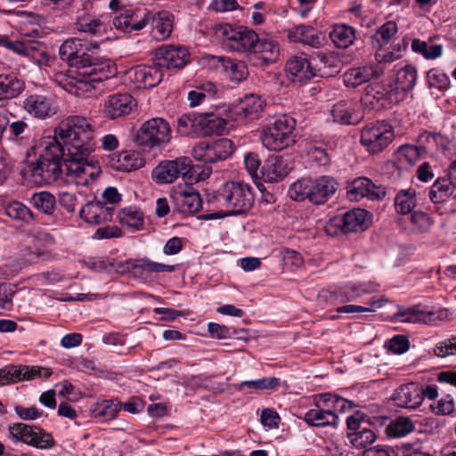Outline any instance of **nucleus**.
<instances>
[{
  "label": "nucleus",
  "mask_w": 456,
  "mask_h": 456,
  "mask_svg": "<svg viewBox=\"0 0 456 456\" xmlns=\"http://www.w3.org/2000/svg\"><path fill=\"white\" fill-rule=\"evenodd\" d=\"M94 131L91 123L81 116L63 119L54 129L53 136L42 138L32 150L38 155L28 165L36 183H49L58 180L62 173L77 184L87 185L94 179L89 157L94 151Z\"/></svg>",
  "instance_id": "f257e3e1"
},
{
  "label": "nucleus",
  "mask_w": 456,
  "mask_h": 456,
  "mask_svg": "<svg viewBox=\"0 0 456 456\" xmlns=\"http://www.w3.org/2000/svg\"><path fill=\"white\" fill-rule=\"evenodd\" d=\"M98 48L97 43L74 37L61 44L59 54L80 77H87L89 82H102L114 77L116 69L107 60L91 54Z\"/></svg>",
  "instance_id": "f03ea898"
},
{
  "label": "nucleus",
  "mask_w": 456,
  "mask_h": 456,
  "mask_svg": "<svg viewBox=\"0 0 456 456\" xmlns=\"http://www.w3.org/2000/svg\"><path fill=\"white\" fill-rule=\"evenodd\" d=\"M296 120L287 115L276 118L263 126L260 138L263 145L270 151H281L296 142L294 130Z\"/></svg>",
  "instance_id": "7ed1b4c3"
},
{
  "label": "nucleus",
  "mask_w": 456,
  "mask_h": 456,
  "mask_svg": "<svg viewBox=\"0 0 456 456\" xmlns=\"http://www.w3.org/2000/svg\"><path fill=\"white\" fill-rule=\"evenodd\" d=\"M216 199L232 215L246 213L254 204L251 187L242 182L225 183L217 191Z\"/></svg>",
  "instance_id": "20e7f679"
},
{
  "label": "nucleus",
  "mask_w": 456,
  "mask_h": 456,
  "mask_svg": "<svg viewBox=\"0 0 456 456\" xmlns=\"http://www.w3.org/2000/svg\"><path fill=\"white\" fill-rule=\"evenodd\" d=\"M170 140V125L161 118H153L145 121L135 134L136 143L143 150L162 149L169 143Z\"/></svg>",
  "instance_id": "39448f33"
},
{
  "label": "nucleus",
  "mask_w": 456,
  "mask_h": 456,
  "mask_svg": "<svg viewBox=\"0 0 456 456\" xmlns=\"http://www.w3.org/2000/svg\"><path fill=\"white\" fill-rule=\"evenodd\" d=\"M216 34L224 47L232 52L250 53L257 42V34L245 27L220 24L216 27Z\"/></svg>",
  "instance_id": "423d86ee"
},
{
  "label": "nucleus",
  "mask_w": 456,
  "mask_h": 456,
  "mask_svg": "<svg viewBox=\"0 0 456 456\" xmlns=\"http://www.w3.org/2000/svg\"><path fill=\"white\" fill-rule=\"evenodd\" d=\"M394 127L385 120L366 124L361 130L360 142L370 154H379L393 142Z\"/></svg>",
  "instance_id": "0eeeda50"
},
{
  "label": "nucleus",
  "mask_w": 456,
  "mask_h": 456,
  "mask_svg": "<svg viewBox=\"0 0 456 456\" xmlns=\"http://www.w3.org/2000/svg\"><path fill=\"white\" fill-rule=\"evenodd\" d=\"M191 160L188 157H178L159 162L152 170V179L157 183H171L180 177H192Z\"/></svg>",
  "instance_id": "6e6552de"
},
{
  "label": "nucleus",
  "mask_w": 456,
  "mask_h": 456,
  "mask_svg": "<svg viewBox=\"0 0 456 456\" xmlns=\"http://www.w3.org/2000/svg\"><path fill=\"white\" fill-rule=\"evenodd\" d=\"M0 45L31 59L40 67L50 66L51 61H53V59L46 52L45 45L37 40L23 38L18 41H11L6 37H1Z\"/></svg>",
  "instance_id": "1a4fd4ad"
},
{
  "label": "nucleus",
  "mask_w": 456,
  "mask_h": 456,
  "mask_svg": "<svg viewBox=\"0 0 456 456\" xmlns=\"http://www.w3.org/2000/svg\"><path fill=\"white\" fill-rule=\"evenodd\" d=\"M234 151L232 140L221 138L213 141H202L192 149V156L196 160L204 163H215L226 159Z\"/></svg>",
  "instance_id": "9d476101"
},
{
  "label": "nucleus",
  "mask_w": 456,
  "mask_h": 456,
  "mask_svg": "<svg viewBox=\"0 0 456 456\" xmlns=\"http://www.w3.org/2000/svg\"><path fill=\"white\" fill-rule=\"evenodd\" d=\"M370 219V216L368 211L362 208H354L330 218L329 227L337 228L346 234L358 232L368 228Z\"/></svg>",
  "instance_id": "9b49d317"
},
{
  "label": "nucleus",
  "mask_w": 456,
  "mask_h": 456,
  "mask_svg": "<svg viewBox=\"0 0 456 456\" xmlns=\"http://www.w3.org/2000/svg\"><path fill=\"white\" fill-rule=\"evenodd\" d=\"M149 11L140 8H124L119 10L113 20V26L125 33L137 32L149 24Z\"/></svg>",
  "instance_id": "f8f14e48"
},
{
  "label": "nucleus",
  "mask_w": 456,
  "mask_h": 456,
  "mask_svg": "<svg viewBox=\"0 0 456 456\" xmlns=\"http://www.w3.org/2000/svg\"><path fill=\"white\" fill-rule=\"evenodd\" d=\"M136 107V101L127 93L114 94L105 100L103 115L110 119H117L129 115Z\"/></svg>",
  "instance_id": "ddd939ff"
},
{
  "label": "nucleus",
  "mask_w": 456,
  "mask_h": 456,
  "mask_svg": "<svg viewBox=\"0 0 456 456\" xmlns=\"http://www.w3.org/2000/svg\"><path fill=\"white\" fill-rule=\"evenodd\" d=\"M158 65L167 69L183 68L190 59V53L184 46L167 45L157 50Z\"/></svg>",
  "instance_id": "4468645a"
},
{
  "label": "nucleus",
  "mask_w": 456,
  "mask_h": 456,
  "mask_svg": "<svg viewBox=\"0 0 456 456\" xmlns=\"http://www.w3.org/2000/svg\"><path fill=\"white\" fill-rule=\"evenodd\" d=\"M384 74L381 64L370 63L352 68L344 74V82L347 87H357L371 79L379 78Z\"/></svg>",
  "instance_id": "2eb2a0df"
},
{
  "label": "nucleus",
  "mask_w": 456,
  "mask_h": 456,
  "mask_svg": "<svg viewBox=\"0 0 456 456\" xmlns=\"http://www.w3.org/2000/svg\"><path fill=\"white\" fill-rule=\"evenodd\" d=\"M173 208L182 214H194L202 208V200L193 188L175 191L171 194Z\"/></svg>",
  "instance_id": "dca6fc26"
},
{
  "label": "nucleus",
  "mask_w": 456,
  "mask_h": 456,
  "mask_svg": "<svg viewBox=\"0 0 456 456\" xmlns=\"http://www.w3.org/2000/svg\"><path fill=\"white\" fill-rule=\"evenodd\" d=\"M113 207H108L98 200L88 201L79 211L80 217L91 224H102L112 221Z\"/></svg>",
  "instance_id": "f3484780"
},
{
  "label": "nucleus",
  "mask_w": 456,
  "mask_h": 456,
  "mask_svg": "<svg viewBox=\"0 0 456 456\" xmlns=\"http://www.w3.org/2000/svg\"><path fill=\"white\" fill-rule=\"evenodd\" d=\"M128 271L134 278L145 280L153 273H172L175 271V265H165L151 261L147 257L140 258L134 261L129 260Z\"/></svg>",
  "instance_id": "a211bd4d"
},
{
  "label": "nucleus",
  "mask_w": 456,
  "mask_h": 456,
  "mask_svg": "<svg viewBox=\"0 0 456 456\" xmlns=\"http://www.w3.org/2000/svg\"><path fill=\"white\" fill-rule=\"evenodd\" d=\"M338 183L337 181L327 175L317 179H312L310 202L314 205L326 203L337 191Z\"/></svg>",
  "instance_id": "6ab92c4d"
},
{
  "label": "nucleus",
  "mask_w": 456,
  "mask_h": 456,
  "mask_svg": "<svg viewBox=\"0 0 456 456\" xmlns=\"http://www.w3.org/2000/svg\"><path fill=\"white\" fill-rule=\"evenodd\" d=\"M393 400L399 407L415 409L422 403V387L413 382L402 385L395 391Z\"/></svg>",
  "instance_id": "aec40b11"
},
{
  "label": "nucleus",
  "mask_w": 456,
  "mask_h": 456,
  "mask_svg": "<svg viewBox=\"0 0 456 456\" xmlns=\"http://www.w3.org/2000/svg\"><path fill=\"white\" fill-rule=\"evenodd\" d=\"M24 110L37 118L45 119L56 113L53 101L42 94H31L23 101Z\"/></svg>",
  "instance_id": "412c9836"
},
{
  "label": "nucleus",
  "mask_w": 456,
  "mask_h": 456,
  "mask_svg": "<svg viewBox=\"0 0 456 456\" xmlns=\"http://www.w3.org/2000/svg\"><path fill=\"white\" fill-rule=\"evenodd\" d=\"M250 54L258 61L255 65L265 67L278 61L280 47L273 40L260 39L257 37V42L254 44V48H252Z\"/></svg>",
  "instance_id": "4be33fe9"
},
{
  "label": "nucleus",
  "mask_w": 456,
  "mask_h": 456,
  "mask_svg": "<svg viewBox=\"0 0 456 456\" xmlns=\"http://www.w3.org/2000/svg\"><path fill=\"white\" fill-rule=\"evenodd\" d=\"M130 76L138 87L146 89L156 86L163 79L161 67L158 63L153 66H137L130 70Z\"/></svg>",
  "instance_id": "5701e85b"
},
{
  "label": "nucleus",
  "mask_w": 456,
  "mask_h": 456,
  "mask_svg": "<svg viewBox=\"0 0 456 456\" xmlns=\"http://www.w3.org/2000/svg\"><path fill=\"white\" fill-rule=\"evenodd\" d=\"M264 101L260 96L248 94L240 99L232 108V113L235 119H255L263 110Z\"/></svg>",
  "instance_id": "b1692460"
},
{
  "label": "nucleus",
  "mask_w": 456,
  "mask_h": 456,
  "mask_svg": "<svg viewBox=\"0 0 456 456\" xmlns=\"http://www.w3.org/2000/svg\"><path fill=\"white\" fill-rule=\"evenodd\" d=\"M211 60L216 68L222 69L225 73V76L232 81L241 82L245 80L248 75V67L244 61L222 56H212Z\"/></svg>",
  "instance_id": "393cba45"
},
{
  "label": "nucleus",
  "mask_w": 456,
  "mask_h": 456,
  "mask_svg": "<svg viewBox=\"0 0 456 456\" xmlns=\"http://www.w3.org/2000/svg\"><path fill=\"white\" fill-rule=\"evenodd\" d=\"M286 70L293 79L305 83L316 76V69L312 67L310 61L304 54L290 58L286 63Z\"/></svg>",
  "instance_id": "a878e982"
},
{
  "label": "nucleus",
  "mask_w": 456,
  "mask_h": 456,
  "mask_svg": "<svg viewBox=\"0 0 456 456\" xmlns=\"http://www.w3.org/2000/svg\"><path fill=\"white\" fill-rule=\"evenodd\" d=\"M149 24L152 27V37L161 41L167 38L173 30V16L167 11L148 13Z\"/></svg>",
  "instance_id": "bb28decb"
},
{
  "label": "nucleus",
  "mask_w": 456,
  "mask_h": 456,
  "mask_svg": "<svg viewBox=\"0 0 456 456\" xmlns=\"http://www.w3.org/2000/svg\"><path fill=\"white\" fill-rule=\"evenodd\" d=\"M260 173L265 182L277 183L289 174V168L282 157L273 155L267 158Z\"/></svg>",
  "instance_id": "cd10ccee"
},
{
  "label": "nucleus",
  "mask_w": 456,
  "mask_h": 456,
  "mask_svg": "<svg viewBox=\"0 0 456 456\" xmlns=\"http://www.w3.org/2000/svg\"><path fill=\"white\" fill-rule=\"evenodd\" d=\"M53 81L65 91L76 95H78L80 91H84L83 86L95 83L87 81V77H80L72 69L68 73L61 71L54 73Z\"/></svg>",
  "instance_id": "c85d7f7f"
},
{
  "label": "nucleus",
  "mask_w": 456,
  "mask_h": 456,
  "mask_svg": "<svg viewBox=\"0 0 456 456\" xmlns=\"http://www.w3.org/2000/svg\"><path fill=\"white\" fill-rule=\"evenodd\" d=\"M366 98L372 105L379 104V108L388 109L399 102L397 92L390 87L376 85L368 86Z\"/></svg>",
  "instance_id": "c756f323"
},
{
  "label": "nucleus",
  "mask_w": 456,
  "mask_h": 456,
  "mask_svg": "<svg viewBox=\"0 0 456 456\" xmlns=\"http://www.w3.org/2000/svg\"><path fill=\"white\" fill-rule=\"evenodd\" d=\"M330 114L333 121L341 125H354L362 118L355 111V103L349 100H342L335 103Z\"/></svg>",
  "instance_id": "7c9ffc66"
},
{
  "label": "nucleus",
  "mask_w": 456,
  "mask_h": 456,
  "mask_svg": "<svg viewBox=\"0 0 456 456\" xmlns=\"http://www.w3.org/2000/svg\"><path fill=\"white\" fill-rule=\"evenodd\" d=\"M289 38L292 42H297L319 48L322 45V34L311 26L298 25L289 30Z\"/></svg>",
  "instance_id": "2f4dec72"
},
{
  "label": "nucleus",
  "mask_w": 456,
  "mask_h": 456,
  "mask_svg": "<svg viewBox=\"0 0 456 456\" xmlns=\"http://www.w3.org/2000/svg\"><path fill=\"white\" fill-rule=\"evenodd\" d=\"M305 421L315 428L331 427L337 428L339 423V418L337 413L330 411L314 407L307 411L304 418Z\"/></svg>",
  "instance_id": "473e14b6"
},
{
  "label": "nucleus",
  "mask_w": 456,
  "mask_h": 456,
  "mask_svg": "<svg viewBox=\"0 0 456 456\" xmlns=\"http://www.w3.org/2000/svg\"><path fill=\"white\" fill-rule=\"evenodd\" d=\"M204 135L221 134L226 130L228 120L215 113H201L196 120Z\"/></svg>",
  "instance_id": "72a5a7b5"
},
{
  "label": "nucleus",
  "mask_w": 456,
  "mask_h": 456,
  "mask_svg": "<svg viewBox=\"0 0 456 456\" xmlns=\"http://www.w3.org/2000/svg\"><path fill=\"white\" fill-rule=\"evenodd\" d=\"M25 89V83L14 74H0V101L19 96Z\"/></svg>",
  "instance_id": "f704fd0d"
},
{
  "label": "nucleus",
  "mask_w": 456,
  "mask_h": 456,
  "mask_svg": "<svg viewBox=\"0 0 456 456\" xmlns=\"http://www.w3.org/2000/svg\"><path fill=\"white\" fill-rule=\"evenodd\" d=\"M455 188L456 186L447 174L445 176L437 178L433 183L429 191V199L435 204L442 203L453 193Z\"/></svg>",
  "instance_id": "c9c22d12"
},
{
  "label": "nucleus",
  "mask_w": 456,
  "mask_h": 456,
  "mask_svg": "<svg viewBox=\"0 0 456 456\" xmlns=\"http://www.w3.org/2000/svg\"><path fill=\"white\" fill-rule=\"evenodd\" d=\"M118 217L122 226L130 232H136L142 228L144 224L143 214L135 207H127L121 209Z\"/></svg>",
  "instance_id": "e433bc0d"
},
{
  "label": "nucleus",
  "mask_w": 456,
  "mask_h": 456,
  "mask_svg": "<svg viewBox=\"0 0 456 456\" xmlns=\"http://www.w3.org/2000/svg\"><path fill=\"white\" fill-rule=\"evenodd\" d=\"M4 213L10 218L27 224H30L36 220V215L25 204L17 200L6 203Z\"/></svg>",
  "instance_id": "4c0bfd02"
},
{
  "label": "nucleus",
  "mask_w": 456,
  "mask_h": 456,
  "mask_svg": "<svg viewBox=\"0 0 456 456\" xmlns=\"http://www.w3.org/2000/svg\"><path fill=\"white\" fill-rule=\"evenodd\" d=\"M396 90H401L403 93L411 91L417 81V69L411 65H405L397 69L395 74Z\"/></svg>",
  "instance_id": "58836bf2"
},
{
  "label": "nucleus",
  "mask_w": 456,
  "mask_h": 456,
  "mask_svg": "<svg viewBox=\"0 0 456 456\" xmlns=\"http://www.w3.org/2000/svg\"><path fill=\"white\" fill-rule=\"evenodd\" d=\"M29 203L41 213L52 216L56 207L55 197L49 191L35 192L29 199Z\"/></svg>",
  "instance_id": "ea45409f"
},
{
  "label": "nucleus",
  "mask_w": 456,
  "mask_h": 456,
  "mask_svg": "<svg viewBox=\"0 0 456 456\" xmlns=\"http://www.w3.org/2000/svg\"><path fill=\"white\" fill-rule=\"evenodd\" d=\"M330 38L337 47L347 48L355 39L354 29L346 24L337 25L330 32Z\"/></svg>",
  "instance_id": "a19ab883"
},
{
  "label": "nucleus",
  "mask_w": 456,
  "mask_h": 456,
  "mask_svg": "<svg viewBox=\"0 0 456 456\" xmlns=\"http://www.w3.org/2000/svg\"><path fill=\"white\" fill-rule=\"evenodd\" d=\"M416 206V191L413 189L400 191L395 198V210L402 214L407 215L411 213Z\"/></svg>",
  "instance_id": "79ce46f5"
},
{
  "label": "nucleus",
  "mask_w": 456,
  "mask_h": 456,
  "mask_svg": "<svg viewBox=\"0 0 456 456\" xmlns=\"http://www.w3.org/2000/svg\"><path fill=\"white\" fill-rule=\"evenodd\" d=\"M425 153V147L412 144L402 145L397 150L398 160L411 166L416 164V162L419 161Z\"/></svg>",
  "instance_id": "37998d69"
},
{
  "label": "nucleus",
  "mask_w": 456,
  "mask_h": 456,
  "mask_svg": "<svg viewBox=\"0 0 456 456\" xmlns=\"http://www.w3.org/2000/svg\"><path fill=\"white\" fill-rule=\"evenodd\" d=\"M414 429V424L407 417H398L387 428V433L392 437H402Z\"/></svg>",
  "instance_id": "c03bdc74"
},
{
  "label": "nucleus",
  "mask_w": 456,
  "mask_h": 456,
  "mask_svg": "<svg viewBox=\"0 0 456 456\" xmlns=\"http://www.w3.org/2000/svg\"><path fill=\"white\" fill-rule=\"evenodd\" d=\"M312 179L302 178L293 183L289 189V197L296 201L308 200L310 201Z\"/></svg>",
  "instance_id": "a18cd8bd"
},
{
  "label": "nucleus",
  "mask_w": 456,
  "mask_h": 456,
  "mask_svg": "<svg viewBox=\"0 0 456 456\" xmlns=\"http://www.w3.org/2000/svg\"><path fill=\"white\" fill-rule=\"evenodd\" d=\"M413 52L422 54L426 59H436L442 55V45H429L425 41L415 38L411 42Z\"/></svg>",
  "instance_id": "49530a36"
},
{
  "label": "nucleus",
  "mask_w": 456,
  "mask_h": 456,
  "mask_svg": "<svg viewBox=\"0 0 456 456\" xmlns=\"http://www.w3.org/2000/svg\"><path fill=\"white\" fill-rule=\"evenodd\" d=\"M208 330L211 338L216 339H224L232 337L245 338L240 333H246L245 330H237L234 328L221 325L216 322H210L208 325Z\"/></svg>",
  "instance_id": "de8ad7c7"
},
{
  "label": "nucleus",
  "mask_w": 456,
  "mask_h": 456,
  "mask_svg": "<svg viewBox=\"0 0 456 456\" xmlns=\"http://www.w3.org/2000/svg\"><path fill=\"white\" fill-rule=\"evenodd\" d=\"M370 187H372V181L369 178L359 177L354 179L347 191L350 200L359 201L365 198Z\"/></svg>",
  "instance_id": "09e8293b"
},
{
  "label": "nucleus",
  "mask_w": 456,
  "mask_h": 456,
  "mask_svg": "<svg viewBox=\"0 0 456 456\" xmlns=\"http://www.w3.org/2000/svg\"><path fill=\"white\" fill-rule=\"evenodd\" d=\"M34 431L35 427H30L24 423H14L9 426V432L12 438L28 444H30L32 442Z\"/></svg>",
  "instance_id": "8fccbe9b"
},
{
  "label": "nucleus",
  "mask_w": 456,
  "mask_h": 456,
  "mask_svg": "<svg viewBox=\"0 0 456 456\" xmlns=\"http://www.w3.org/2000/svg\"><path fill=\"white\" fill-rule=\"evenodd\" d=\"M117 168L123 171H131L141 167L142 159L138 158V154L134 151H122L118 156Z\"/></svg>",
  "instance_id": "3c124183"
},
{
  "label": "nucleus",
  "mask_w": 456,
  "mask_h": 456,
  "mask_svg": "<svg viewBox=\"0 0 456 456\" xmlns=\"http://www.w3.org/2000/svg\"><path fill=\"white\" fill-rule=\"evenodd\" d=\"M120 410V403L114 401L103 400L98 403L93 412L95 417H102L105 419H114Z\"/></svg>",
  "instance_id": "603ef678"
},
{
  "label": "nucleus",
  "mask_w": 456,
  "mask_h": 456,
  "mask_svg": "<svg viewBox=\"0 0 456 456\" xmlns=\"http://www.w3.org/2000/svg\"><path fill=\"white\" fill-rule=\"evenodd\" d=\"M427 82L430 89L445 91L449 86V77L438 69H431L427 73Z\"/></svg>",
  "instance_id": "864d4df0"
},
{
  "label": "nucleus",
  "mask_w": 456,
  "mask_h": 456,
  "mask_svg": "<svg viewBox=\"0 0 456 456\" xmlns=\"http://www.w3.org/2000/svg\"><path fill=\"white\" fill-rule=\"evenodd\" d=\"M397 25L395 21L389 20L379 28L376 34L372 36V41H377L379 46L387 45L396 34Z\"/></svg>",
  "instance_id": "5fc2aeb1"
},
{
  "label": "nucleus",
  "mask_w": 456,
  "mask_h": 456,
  "mask_svg": "<svg viewBox=\"0 0 456 456\" xmlns=\"http://www.w3.org/2000/svg\"><path fill=\"white\" fill-rule=\"evenodd\" d=\"M21 381L33 380L37 378L48 379L52 374L53 370L50 368L41 366H29L20 364Z\"/></svg>",
  "instance_id": "6e6d98bb"
},
{
  "label": "nucleus",
  "mask_w": 456,
  "mask_h": 456,
  "mask_svg": "<svg viewBox=\"0 0 456 456\" xmlns=\"http://www.w3.org/2000/svg\"><path fill=\"white\" fill-rule=\"evenodd\" d=\"M279 384V379L274 377L263 378L256 380L243 381L238 385V390H242L245 387L256 390L273 389Z\"/></svg>",
  "instance_id": "4d7b16f0"
},
{
  "label": "nucleus",
  "mask_w": 456,
  "mask_h": 456,
  "mask_svg": "<svg viewBox=\"0 0 456 456\" xmlns=\"http://www.w3.org/2000/svg\"><path fill=\"white\" fill-rule=\"evenodd\" d=\"M21 381L20 364L7 365L0 370V385H7Z\"/></svg>",
  "instance_id": "13d9d810"
},
{
  "label": "nucleus",
  "mask_w": 456,
  "mask_h": 456,
  "mask_svg": "<svg viewBox=\"0 0 456 456\" xmlns=\"http://www.w3.org/2000/svg\"><path fill=\"white\" fill-rule=\"evenodd\" d=\"M29 445L40 449H48L54 445V441L50 434L45 432L41 428L35 427L32 442Z\"/></svg>",
  "instance_id": "bf43d9fd"
},
{
  "label": "nucleus",
  "mask_w": 456,
  "mask_h": 456,
  "mask_svg": "<svg viewBox=\"0 0 456 456\" xmlns=\"http://www.w3.org/2000/svg\"><path fill=\"white\" fill-rule=\"evenodd\" d=\"M369 306H361L354 305H346L337 308V312L339 314H354V313H365V312H373L376 308H379L381 306V300L375 299L374 297L370 299L368 303Z\"/></svg>",
  "instance_id": "052dcab7"
},
{
  "label": "nucleus",
  "mask_w": 456,
  "mask_h": 456,
  "mask_svg": "<svg viewBox=\"0 0 456 456\" xmlns=\"http://www.w3.org/2000/svg\"><path fill=\"white\" fill-rule=\"evenodd\" d=\"M353 436L354 437L352 438V443L354 444V446L362 448L371 444L376 439L375 433L368 428H363L358 432H355Z\"/></svg>",
  "instance_id": "680f3d73"
},
{
  "label": "nucleus",
  "mask_w": 456,
  "mask_h": 456,
  "mask_svg": "<svg viewBox=\"0 0 456 456\" xmlns=\"http://www.w3.org/2000/svg\"><path fill=\"white\" fill-rule=\"evenodd\" d=\"M372 291L370 286L367 285H352L346 287L341 291L344 299L342 301H353L360 297L363 294H367Z\"/></svg>",
  "instance_id": "e2e57ef3"
},
{
  "label": "nucleus",
  "mask_w": 456,
  "mask_h": 456,
  "mask_svg": "<svg viewBox=\"0 0 456 456\" xmlns=\"http://www.w3.org/2000/svg\"><path fill=\"white\" fill-rule=\"evenodd\" d=\"M387 346L389 351L394 354H403L410 347V342L407 337L403 335H395L387 343Z\"/></svg>",
  "instance_id": "0e129e2a"
},
{
  "label": "nucleus",
  "mask_w": 456,
  "mask_h": 456,
  "mask_svg": "<svg viewBox=\"0 0 456 456\" xmlns=\"http://www.w3.org/2000/svg\"><path fill=\"white\" fill-rule=\"evenodd\" d=\"M395 316L403 322H427L425 313L415 309L410 308L405 311H399L395 314Z\"/></svg>",
  "instance_id": "69168bd1"
},
{
  "label": "nucleus",
  "mask_w": 456,
  "mask_h": 456,
  "mask_svg": "<svg viewBox=\"0 0 456 456\" xmlns=\"http://www.w3.org/2000/svg\"><path fill=\"white\" fill-rule=\"evenodd\" d=\"M434 354L438 357L456 355V337L439 342L434 348Z\"/></svg>",
  "instance_id": "338daca9"
},
{
  "label": "nucleus",
  "mask_w": 456,
  "mask_h": 456,
  "mask_svg": "<svg viewBox=\"0 0 456 456\" xmlns=\"http://www.w3.org/2000/svg\"><path fill=\"white\" fill-rule=\"evenodd\" d=\"M411 222L419 232L428 231L433 224L428 215L422 211H413L411 215Z\"/></svg>",
  "instance_id": "774afa93"
}]
</instances>
